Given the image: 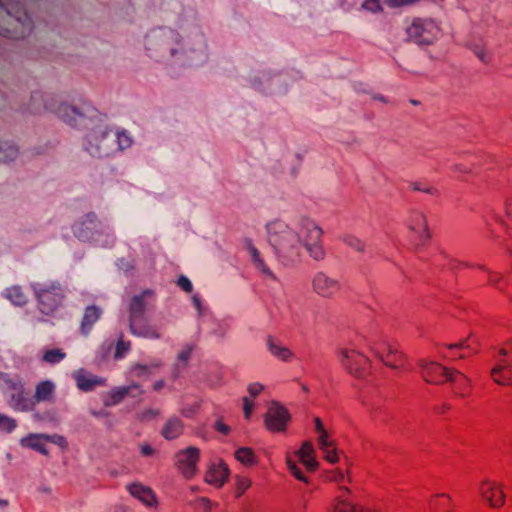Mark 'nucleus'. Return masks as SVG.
<instances>
[{
	"mask_svg": "<svg viewBox=\"0 0 512 512\" xmlns=\"http://www.w3.org/2000/svg\"><path fill=\"white\" fill-rule=\"evenodd\" d=\"M176 28L159 27L145 36L147 56L171 66L194 67L208 59V43L193 7H182L175 21Z\"/></svg>",
	"mask_w": 512,
	"mask_h": 512,
	"instance_id": "f257e3e1",
	"label": "nucleus"
},
{
	"mask_svg": "<svg viewBox=\"0 0 512 512\" xmlns=\"http://www.w3.org/2000/svg\"><path fill=\"white\" fill-rule=\"evenodd\" d=\"M75 127L88 129L83 139V148L94 158L114 156L130 148L134 143L130 132L125 129L113 131L102 121L99 112L95 120H88L87 124Z\"/></svg>",
	"mask_w": 512,
	"mask_h": 512,
	"instance_id": "f03ea898",
	"label": "nucleus"
},
{
	"mask_svg": "<svg viewBox=\"0 0 512 512\" xmlns=\"http://www.w3.org/2000/svg\"><path fill=\"white\" fill-rule=\"evenodd\" d=\"M24 111L32 114L49 111L69 126L85 125L88 120H95L98 116V110L88 103L78 106L58 103L53 95L42 91L32 92L30 102Z\"/></svg>",
	"mask_w": 512,
	"mask_h": 512,
	"instance_id": "7ed1b4c3",
	"label": "nucleus"
},
{
	"mask_svg": "<svg viewBox=\"0 0 512 512\" xmlns=\"http://www.w3.org/2000/svg\"><path fill=\"white\" fill-rule=\"evenodd\" d=\"M266 239L277 260L284 266L298 263L302 256L299 233L281 219H273L265 224Z\"/></svg>",
	"mask_w": 512,
	"mask_h": 512,
	"instance_id": "20e7f679",
	"label": "nucleus"
},
{
	"mask_svg": "<svg viewBox=\"0 0 512 512\" xmlns=\"http://www.w3.org/2000/svg\"><path fill=\"white\" fill-rule=\"evenodd\" d=\"M149 289L134 295L128 305V325L130 333L135 337L146 339H159L160 333L151 325L146 317L147 303L145 299L152 296Z\"/></svg>",
	"mask_w": 512,
	"mask_h": 512,
	"instance_id": "39448f33",
	"label": "nucleus"
},
{
	"mask_svg": "<svg viewBox=\"0 0 512 512\" xmlns=\"http://www.w3.org/2000/svg\"><path fill=\"white\" fill-rule=\"evenodd\" d=\"M292 227L298 231L300 244L302 248H305L309 256L315 261L323 260L326 253L320 242L323 234L321 227L307 216L297 217Z\"/></svg>",
	"mask_w": 512,
	"mask_h": 512,
	"instance_id": "423d86ee",
	"label": "nucleus"
},
{
	"mask_svg": "<svg viewBox=\"0 0 512 512\" xmlns=\"http://www.w3.org/2000/svg\"><path fill=\"white\" fill-rule=\"evenodd\" d=\"M0 389L7 399L8 406L16 412H30L35 408V401L29 396L23 381L0 373Z\"/></svg>",
	"mask_w": 512,
	"mask_h": 512,
	"instance_id": "0eeeda50",
	"label": "nucleus"
},
{
	"mask_svg": "<svg viewBox=\"0 0 512 512\" xmlns=\"http://www.w3.org/2000/svg\"><path fill=\"white\" fill-rule=\"evenodd\" d=\"M30 286L34 292L41 313L52 315L62 305L64 291L59 282H32Z\"/></svg>",
	"mask_w": 512,
	"mask_h": 512,
	"instance_id": "6e6552de",
	"label": "nucleus"
},
{
	"mask_svg": "<svg viewBox=\"0 0 512 512\" xmlns=\"http://www.w3.org/2000/svg\"><path fill=\"white\" fill-rule=\"evenodd\" d=\"M100 223L95 213L87 214L84 219L73 225L74 235L81 241L94 242L97 245L109 247L115 243V236L104 229L99 230Z\"/></svg>",
	"mask_w": 512,
	"mask_h": 512,
	"instance_id": "1a4fd4ad",
	"label": "nucleus"
},
{
	"mask_svg": "<svg viewBox=\"0 0 512 512\" xmlns=\"http://www.w3.org/2000/svg\"><path fill=\"white\" fill-rule=\"evenodd\" d=\"M0 11L14 18L17 24L21 26L20 32L12 33L10 30L0 26V34L9 38H23L32 30V20L21 2H10L9 0H0Z\"/></svg>",
	"mask_w": 512,
	"mask_h": 512,
	"instance_id": "9d476101",
	"label": "nucleus"
},
{
	"mask_svg": "<svg viewBox=\"0 0 512 512\" xmlns=\"http://www.w3.org/2000/svg\"><path fill=\"white\" fill-rule=\"evenodd\" d=\"M406 32L410 41L418 45H429L437 38L439 30L431 20L415 19Z\"/></svg>",
	"mask_w": 512,
	"mask_h": 512,
	"instance_id": "9b49d317",
	"label": "nucleus"
},
{
	"mask_svg": "<svg viewBox=\"0 0 512 512\" xmlns=\"http://www.w3.org/2000/svg\"><path fill=\"white\" fill-rule=\"evenodd\" d=\"M339 361L352 375L363 377L368 369L369 360L355 348H341L338 351Z\"/></svg>",
	"mask_w": 512,
	"mask_h": 512,
	"instance_id": "f8f14e48",
	"label": "nucleus"
},
{
	"mask_svg": "<svg viewBox=\"0 0 512 512\" xmlns=\"http://www.w3.org/2000/svg\"><path fill=\"white\" fill-rule=\"evenodd\" d=\"M418 366L423 379L432 384H442L447 380H453L454 372L438 362L430 360H419Z\"/></svg>",
	"mask_w": 512,
	"mask_h": 512,
	"instance_id": "ddd939ff",
	"label": "nucleus"
},
{
	"mask_svg": "<svg viewBox=\"0 0 512 512\" xmlns=\"http://www.w3.org/2000/svg\"><path fill=\"white\" fill-rule=\"evenodd\" d=\"M290 415L285 407L273 401L265 415L266 427L271 431H283L286 428Z\"/></svg>",
	"mask_w": 512,
	"mask_h": 512,
	"instance_id": "4468645a",
	"label": "nucleus"
},
{
	"mask_svg": "<svg viewBox=\"0 0 512 512\" xmlns=\"http://www.w3.org/2000/svg\"><path fill=\"white\" fill-rule=\"evenodd\" d=\"M312 286L315 293L324 298L333 297L341 288L338 279L330 277L325 272H317L312 279Z\"/></svg>",
	"mask_w": 512,
	"mask_h": 512,
	"instance_id": "2eb2a0df",
	"label": "nucleus"
},
{
	"mask_svg": "<svg viewBox=\"0 0 512 512\" xmlns=\"http://www.w3.org/2000/svg\"><path fill=\"white\" fill-rule=\"evenodd\" d=\"M199 455V449L192 446L178 452L176 455V465L185 478L190 479L194 476Z\"/></svg>",
	"mask_w": 512,
	"mask_h": 512,
	"instance_id": "dca6fc26",
	"label": "nucleus"
},
{
	"mask_svg": "<svg viewBox=\"0 0 512 512\" xmlns=\"http://www.w3.org/2000/svg\"><path fill=\"white\" fill-rule=\"evenodd\" d=\"M282 82V75H270L266 72H261L251 79V83L255 89L268 93H284L286 89L280 88Z\"/></svg>",
	"mask_w": 512,
	"mask_h": 512,
	"instance_id": "f3484780",
	"label": "nucleus"
},
{
	"mask_svg": "<svg viewBox=\"0 0 512 512\" xmlns=\"http://www.w3.org/2000/svg\"><path fill=\"white\" fill-rule=\"evenodd\" d=\"M143 393V390L141 389V386L136 383L132 382L128 386H120L112 389L108 397L104 399V405L105 406H115L118 403H120L126 396L130 395L132 397H137Z\"/></svg>",
	"mask_w": 512,
	"mask_h": 512,
	"instance_id": "a211bd4d",
	"label": "nucleus"
},
{
	"mask_svg": "<svg viewBox=\"0 0 512 512\" xmlns=\"http://www.w3.org/2000/svg\"><path fill=\"white\" fill-rule=\"evenodd\" d=\"M73 378L76 381L77 387L84 392H90L94 390L96 386H102L105 384L104 378L92 375L84 369L76 370L73 373Z\"/></svg>",
	"mask_w": 512,
	"mask_h": 512,
	"instance_id": "6ab92c4d",
	"label": "nucleus"
},
{
	"mask_svg": "<svg viewBox=\"0 0 512 512\" xmlns=\"http://www.w3.org/2000/svg\"><path fill=\"white\" fill-rule=\"evenodd\" d=\"M408 228L418 236L421 242H425L430 238L427 219L420 211L411 213L408 220Z\"/></svg>",
	"mask_w": 512,
	"mask_h": 512,
	"instance_id": "aec40b11",
	"label": "nucleus"
},
{
	"mask_svg": "<svg viewBox=\"0 0 512 512\" xmlns=\"http://www.w3.org/2000/svg\"><path fill=\"white\" fill-rule=\"evenodd\" d=\"M480 494L494 508L501 507L504 504V493L494 483L484 481L480 486Z\"/></svg>",
	"mask_w": 512,
	"mask_h": 512,
	"instance_id": "412c9836",
	"label": "nucleus"
},
{
	"mask_svg": "<svg viewBox=\"0 0 512 512\" xmlns=\"http://www.w3.org/2000/svg\"><path fill=\"white\" fill-rule=\"evenodd\" d=\"M127 490L134 498L141 501L148 507H153L157 504L155 494L148 486L141 483H131L126 486Z\"/></svg>",
	"mask_w": 512,
	"mask_h": 512,
	"instance_id": "4be33fe9",
	"label": "nucleus"
},
{
	"mask_svg": "<svg viewBox=\"0 0 512 512\" xmlns=\"http://www.w3.org/2000/svg\"><path fill=\"white\" fill-rule=\"evenodd\" d=\"M244 247L250 256L251 262L253 263L254 267L257 270L261 271L266 277L275 279L273 272L266 265L263 258L261 257L259 250L254 246L251 239H249V238L244 239Z\"/></svg>",
	"mask_w": 512,
	"mask_h": 512,
	"instance_id": "5701e85b",
	"label": "nucleus"
},
{
	"mask_svg": "<svg viewBox=\"0 0 512 512\" xmlns=\"http://www.w3.org/2000/svg\"><path fill=\"white\" fill-rule=\"evenodd\" d=\"M229 476V468L224 462L212 464L206 473L205 480L207 483L217 488L223 486Z\"/></svg>",
	"mask_w": 512,
	"mask_h": 512,
	"instance_id": "b1692460",
	"label": "nucleus"
},
{
	"mask_svg": "<svg viewBox=\"0 0 512 512\" xmlns=\"http://www.w3.org/2000/svg\"><path fill=\"white\" fill-rule=\"evenodd\" d=\"M491 377L499 385H510L512 382V362L502 359L491 369Z\"/></svg>",
	"mask_w": 512,
	"mask_h": 512,
	"instance_id": "393cba45",
	"label": "nucleus"
},
{
	"mask_svg": "<svg viewBox=\"0 0 512 512\" xmlns=\"http://www.w3.org/2000/svg\"><path fill=\"white\" fill-rule=\"evenodd\" d=\"M102 313V309L96 305L86 307L80 325V331L84 336L90 334L94 324L101 318Z\"/></svg>",
	"mask_w": 512,
	"mask_h": 512,
	"instance_id": "a878e982",
	"label": "nucleus"
},
{
	"mask_svg": "<svg viewBox=\"0 0 512 512\" xmlns=\"http://www.w3.org/2000/svg\"><path fill=\"white\" fill-rule=\"evenodd\" d=\"M183 429V421L174 415L168 418L160 433L166 440H174L183 433Z\"/></svg>",
	"mask_w": 512,
	"mask_h": 512,
	"instance_id": "bb28decb",
	"label": "nucleus"
},
{
	"mask_svg": "<svg viewBox=\"0 0 512 512\" xmlns=\"http://www.w3.org/2000/svg\"><path fill=\"white\" fill-rule=\"evenodd\" d=\"M267 349L277 359L289 362L293 358V352L286 346L282 345L280 341L272 336L267 337Z\"/></svg>",
	"mask_w": 512,
	"mask_h": 512,
	"instance_id": "cd10ccee",
	"label": "nucleus"
},
{
	"mask_svg": "<svg viewBox=\"0 0 512 512\" xmlns=\"http://www.w3.org/2000/svg\"><path fill=\"white\" fill-rule=\"evenodd\" d=\"M56 390V385L51 380H43L39 382L35 387V394L32 399L36 403L46 402L53 398Z\"/></svg>",
	"mask_w": 512,
	"mask_h": 512,
	"instance_id": "c85d7f7f",
	"label": "nucleus"
},
{
	"mask_svg": "<svg viewBox=\"0 0 512 512\" xmlns=\"http://www.w3.org/2000/svg\"><path fill=\"white\" fill-rule=\"evenodd\" d=\"M162 366L160 360H154L149 364L134 363L129 366V373L132 377L139 379H148L152 373V369Z\"/></svg>",
	"mask_w": 512,
	"mask_h": 512,
	"instance_id": "c756f323",
	"label": "nucleus"
},
{
	"mask_svg": "<svg viewBox=\"0 0 512 512\" xmlns=\"http://www.w3.org/2000/svg\"><path fill=\"white\" fill-rule=\"evenodd\" d=\"M20 444L23 447L31 448L43 455H48L49 453L46 448V439L44 434H29L21 439Z\"/></svg>",
	"mask_w": 512,
	"mask_h": 512,
	"instance_id": "7c9ffc66",
	"label": "nucleus"
},
{
	"mask_svg": "<svg viewBox=\"0 0 512 512\" xmlns=\"http://www.w3.org/2000/svg\"><path fill=\"white\" fill-rule=\"evenodd\" d=\"M314 452L313 444L310 441L304 442L297 452L301 462L310 471H313L318 467V462L314 457Z\"/></svg>",
	"mask_w": 512,
	"mask_h": 512,
	"instance_id": "2f4dec72",
	"label": "nucleus"
},
{
	"mask_svg": "<svg viewBox=\"0 0 512 512\" xmlns=\"http://www.w3.org/2000/svg\"><path fill=\"white\" fill-rule=\"evenodd\" d=\"M371 350L381 358L385 364L393 369L397 368V365H394L392 362L387 359L391 356H396V350L386 342L381 343H370Z\"/></svg>",
	"mask_w": 512,
	"mask_h": 512,
	"instance_id": "473e14b6",
	"label": "nucleus"
},
{
	"mask_svg": "<svg viewBox=\"0 0 512 512\" xmlns=\"http://www.w3.org/2000/svg\"><path fill=\"white\" fill-rule=\"evenodd\" d=\"M3 296L16 306H23L28 300L22 288L18 285L5 289Z\"/></svg>",
	"mask_w": 512,
	"mask_h": 512,
	"instance_id": "72a5a7b5",
	"label": "nucleus"
},
{
	"mask_svg": "<svg viewBox=\"0 0 512 512\" xmlns=\"http://www.w3.org/2000/svg\"><path fill=\"white\" fill-rule=\"evenodd\" d=\"M18 155V147L11 141L0 140V162L13 161Z\"/></svg>",
	"mask_w": 512,
	"mask_h": 512,
	"instance_id": "f704fd0d",
	"label": "nucleus"
},
{
	"mask_svg": "<svg viewBox=\"0 0 512 512\" xmlns=\"http://www.w3.org/2000/svg\"><path fill=\"white\" fill-rule=\"evenodd\" d=\"M193 351L192 345H186L183 349H181L177 354V363L173 367V375L174 377H178L181 369L186 367L188 360L191 357Z\"/></svg>",
	"mask_w": 512,
	"mask_h": 512,
	"instance_id": "c9c22d12",
	"label": "nucleus"
},
{
	"mask_svg": "<svg viewBox=\"0 0 512 512\" xmlns=\"http://www.w3.org/2000/svg\"><path fill=\"white\" fill-rule=\"evenodd\" d=\"M319 448L325 454V459L334 464L338 461V455L335 449L332 448V443L328 441L326 436H319Z\"/></svg>",
	"mask_w": 512,
	"mask_h": 512,
	"instance_id": "e433bc0d",
	"label": "nucleus"
},
{
	"mask_svg": "<svg viewBox=\"0 0 512 512\" xmlns=\"http://www.w3.org/2000/svg\"><path fill=\"white\" fill-rule=\"evenodd\" d=\"M65 358L66 353L60 348L48 349L42 355V361L50 365L58 364Z\"/></svg>",
	"mask_w": 512,
	"mask_h": 512,
	"instance_id": "4c0bfd02",
	"label": "nucleus"
},
{
	"mask_svg": "<svg viewBox=\"0 0 512 512\" xmlns=\"http://www.w3.org/2000/svg\"><path fill=\"white\" fill-rule=\"evenodd\" d=\"M454 372L453 380H447L455 384V394L458 396H464V390L469 386L470 380L460 371L452 370Z\"/></svg>",
	"mask_w": 512,
	"mask_h": 512,
	"instance_id": "58836bf2",
	"label": "nucleus"
},
{
	"mask_svg": "<svg viewBox=\"0 0 512 512\" xmlns=\"http://www.w3.org/2000/svg\"><path fill=\"white\" fill-rule=\"evenodd\" d=\"M235 458L243 465L250 466L255 463V454L251 448L241 447L235 451Z\"/></svg>",
	"mask_w": 512,
	"mask_h": 512,
	"instance_id": "ea45409f",
	"label": "nucleus"
},
{
	"mask_svg": "<svg viewBox=\"0 0 512 512\" xmlns=\"http://www.w3.org/2000/svg\"><path fill=\"white\" fill-rule=\"evenodd\" d=\"M341 240L350 248L354 249L357 252H364L365 251V244L364 242L359 239L358 237L352 235V234H343L341 236Z\"/></svg>",
	"mask_w": 512,
	"mask_h": 512,
	"instance_id": "a19ab883",
	"label": "nucleus"
},
{
	"mask_svg": "<svg viewBox=\"0 0 512 512\" xmlns=\"http://www.w3.org/2000/svg\"><path fill=\"white\" fill-rule=\"evenodd\" d=\"M335 512H367L362 507H357L348 500L341 498L335 506Z\"/></svg>",
	"mask_w": 512,
	"mask_h": 512,
	"instance_id": "79ce46f5",
	"label": "nucleus"
},
{
	"mask_svg": "<svg viewBox=\"0 0 512 512\" xmlns=\"http://www.w3.org/2000/svg\"><path fill=\"white\" fill-rule=\"evenodd\" d=\"M17 427L15 419L8 417L4 414H0V432L11 433Z\"/></svg>",
	"mask_w": 512,
	"mask_h": 512,
	"instance_id": "37998d69",
	"label": "nucleus"
},
{
	"mask_svg": "<svg viewBox=\"0 0 512 512\" xmlns=\"http://www.w3.org/2000/svg\"><path fill=\"white\" fill-rule=\"evenodd\" d=\"M130 347V341H125L122 338H120L116 345V350L114 354L115 359H122L125 356V354L130 350Z\"/></svg>",
	"mask_w": 512,
	"mask_h": 512,
	"instance_id": "c03bdc74",
	"label": "nucleus"
},
{
	"mask_svg": "<svg viewBox=\"0 0 512 512\" xmlns=\"http://www.w3.org/2000/svg\"><path fill=\"white\" fill-rule=\"evenodd\" d=\"M470 49L481 62L487 63L489 61V56L480 42L471 44Z\"/></svg>",
	"mask_w": 512,
	"mask_h": 512,
	"instance_id": "a18cd8bd",
	"label": "nucleus"
},
{
	"mask_svg": "<svg viewBox=\"0 0 512 512\" xmlns=\"http://www.w3.org/2000/svg\"><path fill=\"white\" fill-rule=\"evenodd\" d=\"M287 466L289 471L300 481L307 482V478L303 475V473L298 468L297 464L292 461L290 458H287Z\"/></svg>",
	"mask_w": 512,
	"mask_h": 512,
	"instance_id": "49530a36",
	"label": "nucleus"
},
{
	"mask_svg": "<svg viewBox=\"0 0 512 512\" xmlns=\"http://www.w3.org/2000/svg\"><path fill=\"white\" fill-rule=\"evenodd\" d=\"M45 436V439H46V443L47 442H51L55 445H58L59 447H62V448H65L67 446V441L65 439V437H63L62 435H59V434H53V435H48V434H44Z\"/></svg>",
	"mask_w": 512,
	"mask_h": 512,
	"instance_id": "de8ad7c7",
	"label": "nucleus"
},
{
	"mask_svg": "<svg viewBox=\"0 0 512 512\" xmlns=\"http://www.w3.org/2000/svg\"><path fill=\"white\" fill-rule=\"evenodd\" d=\"M177 285L187 293L192 292L193 285L188 277L181 275L177 280Z\"/></svg>",
	"mask_w": 512,
	"mask_h": 512,
	"instance_id": "09e8293b",
	"label": "nucleus"
},
{
	"mask_svg": "<svg viewBox=\"0 0 512 512\" xmlns=\"http://www.w3.org/2000/svg\"><path fill=\"white\" fill-rule=\"evenodd\" d=\"M412 188L415 191L425 192V193L430 194V195H435L438 192L436 188H434L432 186L424 185V184L419 183V182L413 183L412 184Z\"/></svg>",
	"mask_w": 512,
	"mask_h": 512,
	"instance_id": "8fccbe9b",
	"label": "nucleus"
},
{
	"mask_svg": "<svg viewBox=\"0 0 512 512\" xmlns=\"http://www.w3.org/2000/svg\"><path fill=\"white\" fill-rule=\"evenodd\" d=\"M237 496H241L251 485V481L247 478H237Z\"/></svg>",
	"mask_w": 512,
	"mask_h": 512,
	"instance_id": "3c124183",
	"label": "nucleus"
},
{
	"mask_svg": "<svg viewBox=\"0 0 512 512\" xmlns=\"http://www.w3.org/2000/svg\"><path fill=\"white\" fill-rule=\"evenodd\" d=\"M160 414L159 409H146L142 412L140 419L141 421H149Z\"/></svg>",
	"mask_w": 512,
	"mask_h": 512,
	"instance_id": "603ef678",
	"label": "nucleus"
},
{
	"mask_svg": "<svg viewBox=\"0 0 512 512\" xmlns=\"http://www.w3.org/2000/svg\"><path fill=\"white\" fill-rule=\"evenodd\" d=\"M117 266L119 267L120 270L124 271L125 273H128L134 269V265L124 258H121L117 261Z\"/></svg>",
	"mask_w": 512,
	"mask_h": 512,
	"instance_id": "864d4df0",
	"label": "nucleus"
},
{
	"mask_svg": "<svg viewBox=\"0 0 512 512\" xmlns=\"http://www.w3.org/2000/svg\"><path fill=\"white\" fill-rule=\"evenodd\" d=\"M263 389L264 386L258 382L252 383L248 386V392L251 397H256Z\"/></svg>",
	"mask_w": 512,
	"mask_h": 512,
	"instance_id": "5fc2aeb1",
	"label": "nucleus"
},
{
	"mask_svg": "<svg viewBox=\"0 0 512 512\" xmlns=\"http://www.w3.org/2000/svg\"><path fill=\"white\" fill-rule=\"evenodd\" d=\"M243 410L245 418L249 419L253 410V403L247 398H243Z\"/></svg>",
	"mask_w": 512,
	"mask_h": 512,
	"instance_id": "6e6d98bb",
	"label": "nucleus"
},
{
	"mask_svg": "<svg viewBox=\"0 0 512 512\" xmlns=\"http://www.w3.org/2000/svg\"><path fill=\"white\" fill-rule=\"evenodd\" d=\"M227 333V327L225 325L219 324L214 330L213 335L218 339L223 340Z\"/></svg>",
	"mask_w": 512,
	"mask_h": 512,
	"instance_id": "4d7b16f0",
	"label": "nucleus"
},
{
	"mask_svg": "<svg viewBox=\"0 0 512 512\" xmlns=\"http://www.w3.org/2000/svg\"><path fill=\"white\" fill-rule=\"evenodd\" d=\"M502 280V276L495 272H489V283L496 286L499 290L502 288L499 286V282Z\"/></svg>",
	"mask_w": 512,
	"mask_h": 512,
	"instance_id": "13d9d810",
	"label": "nucleus"
},
{
	"mask_svg": "<svg viewBox=\"0 0 512 512\" xmlns=\"http://www.w3.org/2000/svg\"><path fill=\"white\" fill-rule=\"evenodd\" d=\"M363 7L367 10L375 12L380 8L379 0H365Z\"/></svg>",
	"mask_w": 512,
	"mask_h": 512,
	"instance_id": "bf43d9fd",
	"label": "nucleus"
},
{
	"mask_svg": "<svg viewBox=\"0 0 512 512\" xmlns=\"http://www.w3.org/2000/svg\"><path fill=\"white\" fill-rule=\"evenodd\" d=\"M449 349H468L470 351H472L473 353L475 352L471 346L469 344H467V340H462L458 343H455V344H451L448 346Z\"/></svg>",
	"mask_w": 512,
	"mask_h": 512,
	"instance_id": "052dcab7",
	"label": "nucleus"
},
{
	"mask_svg": "<svg viewBox=\"0 0 512 512\" xmlns=\"http://www.w3.org/2000/svg\"><path fill=\"white\" fill-rule=\"evenodd\" d=\"M192 304H193L194 308L197 310L198 315H201L203 312V309H202V301H201V298L199 297V295L195 294L192 296Z\"/></svg>",
	"mask_w": 512,
	"mask_h": 512,
	"instance_id": "680f3d73",
	"label": "nucleus"
},
{
	"mask_svg": "<svg viewBox=\"0 0 512 512\" xmlns=\"http://www.w3.org/2000/svg\"><path fill=\"white\" fill-rule=\"evenodd\" d=\"M315 429L318 433H320V436H326V438H328L327 436V432L325 431L324 427H323V424H322V421L320 418H315Z\"/></svg>",
	"mask_w": 512,
	"mask_h": 512,
	"instance_id": "e2e57ef3",
	"label": "nucleus"
},
{
	"mask_svg": "<svg viewBox=\"0 0 512 512\" xmlns=\"http://www.w3.org/2000/svg\"><path fill=\"white\" fill-rule=\"evenodd\" d=\"M431 509L433 512H448L446 505L442 502L431 503Z\"/></svg>",
	"mask_w": 512,
	"mask_h": 512,
	"instance_id": "0e129e2a",
	"label": "nucleus"
},
{
	"mask_svg": "<svg viewBox=\"0 0 512 512\" xmlns=\"http://www.w3.org/2000/svg\"><path fill=\"white\" fill-rule=\"evenodd\" d=\"M215 429L223 434H228L230 431V428L220 420L215 423Z\"/></svg>",
	"mask_w": 512,
	"mask_h": 512,
	"instance_id": "69168bd1",
	"label": "nucleus"
},
{
	"mask_svg": "<svg viewBox=\"0 0 512 512\" xmlns=\"http://www.w3.org/2000/svg\"><path fill=\"white\" fill-rule=\"evenodd\" d=\"M154 452L153 448L150 445H143L141 446V453L144 456H150Z\"/></svg>",
	"mask_w": 512,
	"mask_h": 512,
	"instance_id": "338daca9",
	"label": "nucleus"
},
{
	"mask_svg": "<svg viewBox=\"0 0 512 512\" xmlns=\"http://www.w3.org/2000/svg\"><path fill=\"white\" fill-rule=\"evenodd\" d=\"M109 512H128V510L123 505H116V506L111 507Z\"/></svg>",
	"mask_w": 512,
	"mask_h": 512,
	"instance_id": "774afa93",
	"label": "nucleus"
}]
</instances>
